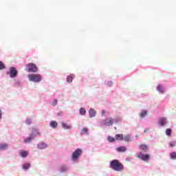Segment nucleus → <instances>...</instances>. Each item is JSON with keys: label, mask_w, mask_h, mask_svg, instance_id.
<instances>
[{"label": "nucleus", "mask_w": 176, "mask_h": 176, "mask_svg": "<svg viewBox=\"0 0 176 176\" xmlns=\"http://www.w3.org/2000/svg\"><path fill=\"white\" fill-rule=\"evenodd\" d=\"M148 115V111L146 110H144L142 111L140 113V118L141 119H144L146 118V116Z\"/></svg>", "instance_id": "nucleus-24"}, {"label": "nucleus", "mask_w": 176, "mask_h": 176, "mask_svg": "<svg viewBox=\"0 0 176 176\" xmlns=\"http://www.w3.org/2000/svg\"><path fill=\"white\" fill-rule=\"evenodd\" d=\"M89 118H96L97 115V111L94 110V109L91 108L89 110Z\"/></svg>", "instance_id": "nucleus-16"}, {"label": "nucleus", "mask_w": 176, "mask_h": 176, "mask_svg": "<svg viewBox=\"0 0 176 176\" xmlns=\"http://www.w3.org/2000/svg\"><path fill=\"white\" fill-rule=\"evenodd\" d=\"M9 144L7 143H0V151H8Z\"/></svg>", "instance_id": "nucleus-17"}, {"label": "nucleus", "mask_w": 176, "mask_h": 176, "mask_svg": "<svg viewBox=\"0 0 176 176\" xmlns=\"http://www.w3.org/2000/svg\"><path fill=\"white\" fill-rule=\"evenodd\" d=\"M168 124V120H167V118L166 117H162L159 118L158 120V124L159 126H161V127H164L166 124Z\"/></svg>", "instance_id": "nucleus-9"}, {"label": "nucleus", "mask_w": 176, "mask_h": 176, "mask_svg": "<svg viewBox=\"0 0 176 176\" xmlns=\"http://www.w3.org/2000/svg\"><path fill=\"white\" fill-rule=\"evenodd\" d=\"M30 135L33 138V140H35V138H36V137H41V135H42V133L39 131V130L33 128L32 129L31 133L30 134Z\"/></svg>", "instance_id": "nucleus-8"}, {"label": "nucleus", "mask_w": 176, "mask_h": 176, "mask_svg": "<svg viewBox=\"0 0 176 176\" xmlns=\"http://www.w3.org/2000/svg\"><path fill=\"white\" fill-rule=\"evenodd\" d=\"M30 167H31V164H30V162H25L22 165V168L23 170H24V171L28 170Z\"/></svg>", "instance_id": "nucleus-18"}, {"label": "nucleus", "mask_w": 176, "mask_h": 176, "mask_svg": "<svg viewBox=\"0 0 176 176\" xmlns=\"http://www.w3.org/2000/svg\"><path fill=\"white\" fill-rule=\"evenodd\" d=\"M148 129H145L144 131V133H146V132L148 131Z\"/></svg>", "instance_id": "nucleus-41"}, {"label": "nucleus", "mask_w": 176, "mask_h": 176, "mask_svg": "<svg viewBox=\"0 0 176 176\" xmlns=\"http://www.w3.org/2000/svg\"><path fill=\"white\" fill-rule=\"evenodd\" d=\"M79 112L81 116H85V115H86V109L81 107L79 110Z\"/></svg>", "instance_id": "nucleus-27"}, {"label": "nucleus", "mask_w": 176, "mask_h": 176, "mask_svg": "<svg viewBox=\"0 0 176 176\" xmlns=\"http://www.w3.org/2000/svg\"><path fill=\"white\" fill-rule=\"evenodd\" d=\"M50 126L52 129H57V126H58V122H57V121L52 120L50 122Z\"/></svg>", "instance_id": "nucleus-20"}, {"label": "nucleus", "mask_w": 176, "mask_h": 176, "mask_svg": "<svg viewBox=\"0 0 176 176\" xmlns=\"http://www.w3.org/2000/svg\"><path fill=\"white\" fill-rule=\"evenodd\" d=\"M75 79V74H71L67 76L66 81L67 83H72V81Z\"/></svg>", "instance_id": "nucleus-15"}, {"label": "nucleus", "mask_w": 176, "mask_h": 176, "mask_svg": "<svg viewBox=\"0 0 176 176\" xmlns=\"http://www.w3.org/2000/svg\"><path fill=\"white\" fill-rule=\"evenodd\" d=\"M19 155H20V156H21V157L25 158V157H27V156H28V152L25 151H21L19 152Z\"/></svg>", "instance_id": "nucleus-26"}, {"label": "nucleus", "mask_w": 176, "mask_h": 176, "mask_svg": "<svg viewBox=\"0 0 176 176\" xmlns=\"http://www.w3.org/2000/svg\"><path fill=\"white\" fill-rule=\"evenodd\" d=\"M58 171L60 173H68L69 171V166L67 164H63L59 167Z\"/></svg>", "instance_id": "nucleus-10"}, {"label": "nucleus", "mask_w": 176, "mask_h": 176, "mask_svg": "<svg viewBox=\"0 0 176 176\" xmlns=\"http://www.w3.org/2000/svg\"><path fill=\"white\" fill-rule=\"evenodd\" d=\"M46 148H49V144H47V143H45L43 142H40L37 144V149H40V151L46 149Z\"/></svg>", "instance_id": "nucleus-11"}, {"label": "nucleus", "mask_w": 176, "mask_h": 176, "mask_svg": "<svg viewBox=\"0 0 176 176\" xmlns=\"http://www.w3.org/2000/svg\"><path fill=\"white\" fill-rule=\"evenodd\" d=\"M119 122H120V118L117 117V118H113V124L114 123H119Z\"/></svg>", "instance_id": "nucleus-33"}, {"label": "nucleus", "mask_w": 176, "mask_h": 176, "mask_svg": "<svg viewBox=\"0 0 176 176\" xmlns=\"http://www.w3.org/2000/svg\"><path fill=\"white\" fill-rule=\"evenodd\" d=\"M156 90L159 91L160 94H164V93H166V87L162 85H158Z\"/></svg>", "instance_id": "nucleus-12"}, {"label": "nucleus", "mask_w": 176, "mask_h": 176, "mask_svg": "<svg viewBox=\"0 0 176 176\" xmlns=\"http://www.w3.org/2000/svg\"><path fill=\"white\" fill-rule=\"evenodd\" d=\"M106 85L107 86H109V87H111L113 85V82H112V81H107L106 82Z\"/></svg>", "instance_id": "nucleus-36"}, {"label": "nucleus", "mask_w": 176, "mask_h": 176, "mask_svg": "<svg viewBox=\"0 0 176 176\" xmlns=\"http://www.w3.org/2000/svg\"><path fill=\"white\" fill-rule=\"evenodd\" d=\"M33 140H34L33 138H32L31 135H30L29 137H27L23 140V142L24 144H31Z\"/></svg>", "instance_id": "nucleus-21"}, {"label": "nucleus", "mask_w": 176, "mask_h": 176, "mask_svg": "<svg viewBox=\"0 0 176 176\" xmlns=\"http://www.w3.org/2000/svg\"><path fill=\"white\" fill-rule=\"evenodd\" d=\"M58 116H61V113H58Z\"/></svg>", "instance_id": "nucleus-40"}, {"label": "nucleus", "mask_w": 176, "mask_h": 176, "mask_svg": "<svg viewBox=\"0 0 176 176\" xmlns=\"http://www.w3.org/2000/svg\"><path fill=\"white\" fill-rule=\"evenodd\" d=\"M61 126H62L63 129H64L65 130H71L72 129V125H68L65 122H61Z\"/></svg>", "instance_id": "nucleus-19"}, {"label": "nucleus", "mask_w": 176, "mask_h": 176, "mask_svg": "<svg viewBox=\"0 0 176 176\" xmlns=\"http://www.w3.org/2000/svg\"><path fill=\"white\" fill-rule=\"evenodd\" d=\"M25 124L27 126H31L32 124V118L28 117L25 120Z\"/></svg>", "instance_id": "nucleus-22"}, {"label": "nucleus", "mask_w": 176, "mask_h": 176, "mask_svg": "<svg viewBox=\"0 0 176 176\" xmlns=\"http://www.w3.org/2000/svg\"><path fill=\"white\" fill-rule=\"evenodd\" d=\"M136 157L143 162H148L151 159V155L149 154H144L142 152H138L136 153Z\"/></svg>", "instance_id": "nucleus-6"}, {"label": "nucleus", "mask_w": 176, "mask_h": 176, "mask_svg": "<svg viewBox=\"0 0 176 176\" xmlns=\"http://www.w3.org/2000/svg\"><path fill=\"white\" fill-rule=\"evenodd\" d=\"M139 148L141 151H146L148 149V146L146 144H140Z\"/></svg>", "instance_id": "nucleus-29"}, {"label": "nucleus", "mask_w": 176, "mask_h": 176, "mask_svg": "<svg viewBox=\"0 0 176 176\" xmlns=\"http://www.w3.org/2000/svg\"><path fill=\"white\" fill-rule=\"evenodd\" d=\"M83 155V150L82 148H76L71 155V160L73 163H79V159H80V156Z\"/></svg>", "instance_id": "nucleus-2"}, {"label": "nucleus", "mask_w": 176, "mask_h": 176, "mask_svg": "<svg viewBox=\"0 0 176 176\" xmlns=\"http://www.w3.org/2000/svg\"><path fill=\"white\" fill-rule=\"evenodd\" d=\"M107 141H109V142H115V141H116V139H115V138L112 136H107Z\"/></svg>", "instance_id": "nucleus-31"}, {"label": "nucleus", "mask_w": 176, "mask_h": 176, "mask_svg": "<svg viewBox=\"0 0 176 176\" xmlns=\"http://www.w3.org/2000/svg\"><path fill=\"white\" fill-rule=\"evenodd\" d=\"M123 141H125V142H130L133 141V136L131 134H126L124 135Z\"/></svg>", "instance_id": "nucleus-13"}, {"label": "nucleus", "mask_w": 176, "mask_h": 176, "mask_svg": "<svg viewBox=\"0 0 176 176\" xmlns=\"http://www.w3.org/2000/svg\"><path fill=\"white\" fill-rule=\"evenodd\" d=\"M116 151L120 153H123L127 151V148L124 146H120L116 148Z\"/></svg>", "instance_id": "nucleus-14"}, {"label": "nucleus", "mask_w": 176, "mask_h": 176, "mask_svg": "<svg viewBox=\"0 0 176 176\" xmlns=\"http://www.w3.org/2000/svg\"><path fill=\"white\" fill-rule=\"evenodd\" d=\"M28 78L30 82L34 83H39L42 80V76L41 74H28Z\"/></svg>", "instance_id": "nucleus-4"}, {"label": "nucleus", "mask_w": 176, "mask_h": 176, "mask_svg": "<svg viewBox=\"0 0 176 176\" xmlns=\"http://www.w3.org/2000/svg\"><path fill=\"white\" fill-rule=\"evenodd\" d=\"M165 133L168 137H171V133H173V131L171 130V129L168 128L166 129Z\"/></svg>", "instance_id": "nucleus-28"}, {"label": "nucleus", "mask_w": 176, "mask_h": 176, "mask_svg": "<svg viewBox=\"0 0 176 176\" xmlns=\"http://www.w3.org/2000/svg\"><path fill=\"white\" fill-rule=\"evenodd\" d=\"M128 160H129V162H130L131 160V158H128Z\"/></svg>", "instance_id": "nucleus-42"}, {"label": "nucleus", "mask_w": 176, "mask_h": 176, "mask_svg": "<svg viewBox=\"0 0 176 176\" xmlns=\"http://www.w3.org/2000/svg\"><path fill=\"white\" fill-rule=\"evenodd\" d=\"M115 137L117 141H123V138H124L123 134H116Z\"/></svg>", "instance_id": "nucleus-25"}, {"label": "nucleus", "mask_w": 176, "mask_h": 176, "mask_svg": "<svg viewBox=\"0 0 176 176\" xmlns=\"http://www.w3.org/2000/svg\"><path fill=\"white\" fill-rule=\"evenodd\" d=\"M2 120V110L0 109V122Z\"/></svg>", "instance_id": "nucleus-39"}, {"label": "nucleus", "mask_w": 176, "mask_h": 176, "mask_svg": "<svg viewBox=\"0 0 176 176\" xmlns=\"http://www.w3.org/2000/svg\"><path fill=\"white\" fill-rule=\"evenodd\" d=\"M7 74L10 75V78H14L19 75V71L15 67H11L9 69V72H7Z\"/></svg>", "instance_id": "nucleus-7"}, {"label": "nucleus", "mask_w": 176, "mask_h": 176, "mask_svg": "<svg viewBox=\"0 0 176 176\" xmlns=\"http://www.w3.org/2000/svg\"><path fill=\"white\" fill-rule=\"evenodd\" d=\"M85 134L86 135H89V129L87 127H84L80 132V135H84Z\"/></svg>", "instance_id": "nucleus-23"}, {"label": "nucleus", "mask_w": 176, "mask_h": 176, "mask_svg": "<svg viewBox=\"0 0 176 176\" xmlns=\"http://www.w3.org/2000/svg\"><path fill=\"white\" fill-rule=\"evenodd\" d=\"M170 157L172 159V160H175L176 159V153L175 152H171L170 153Z\"/></svg>", "instance_id": "nucleus-32"}, {"label": "nucleus", "mask_w": 176, "mask_h": 176, "mask_svg": "<svg viewBox=\"0 0 176 176\" xmlns=\"http://www.w3.org/2000/svg\"><path fill=\"white\" fill-rule=\"evenodd\" d=\"M26 71H28L30 74H35L38 72V66L35 63H28L26 65Z\"/></svg>", "instance_id": "nucleus-5"}, {"label": "nucleus", "mask_w": 176, "mask_h": 176, "mask_svg": "<svg viewBox=\"0 0 176 176\" xmlns=\"http://www.w3.org/2000/svg\"><path fill=\"white\" fill-rule=\"evenodd\" d=\"M175 145H176L175 141L169 142V148H174V146H175Z\"/></svg>", "instance_id": "nucleus-35"}, {"label": "nucleus", "mask_w": 176, "mask_h": 176, "mask_svg": "<svg viewBox=\"0 0 176 176\" xmlns=\"http://www.w3.org/2000/svg\"><path fill=\"white\" fill-rule=\"evenodd\" d=\"M99 124L101 127H109V126H113V118L107 117L105 119L100 120L99 121Z\"/></svg>", "instance_id": "nucleus-3"}, {"label": "nucleus", "mask_w": 176, "mask_h": 176, "mask_svg": "<svg viewBox=\"0 0 176 176\" xmlns=\"http://www.w3.org/2000/svg\"><path fill=\"white\" fill-rule=\"evenodd\" d=\"M109 168L114 171L122 172L124 170V166L118 160H113L110 162Z\"/></svg>", "instance_id": "nucleus-1"}, {"label": "nucleus", "mask_w": 176, "mask_h": 176, "mask_svg": "<svg viewBox=\"0 0 176 176\" xmlns=\"http://www.w3.org/2000/svg\"><path fill=\"white\" fill-rule=\"evenodd\" d=\"M52 107H56L57 105V99H54L52 103Z\"/></svg>", "instance_id": "nucleus-37"}, {"label": "nucleus", "mask_w": 176, "mask_h": 176, "mask_svg": "<svg viewBox=\"0 0 176 176\" xmlns=\"http://www.w3.org/2000/svg\"><path fill=\"white\" fill-rule=\"evenodd\" d=\"M14 86H15V87H20V86H21V80H16L14 82Z\"/></svg>", "instance_id": "nucleus-30"}, {"label": "nucleus", "mask_w": 176, "mask_h": 176, "mask_svg": "<svg viewBox=\"0 0 176 176\" xmlns=\"http://www.w3.org/2000/svg\"><path fill=\"white\" fill-rule=\"evenodd\" d=\"M101 116H105V110H102V111H101Z\"/></svg>", "instance_id": "nucleus-38"}, {"label": "nucleus", "mask_w": 176, "mask_h": 176, "mask_svg": "<svg viewBox=\"0 0 176 176\" xmlns=\"http://www.w3.org/2000/svg\"><path fill=\"white\" fill-rule=\"evenodd\" d=\"M5 68H6V66H5V64H3V63L0 60V71H2V69H5Z\"/></svg>", "instance_id": "nucleus-34"}]
</instances>
